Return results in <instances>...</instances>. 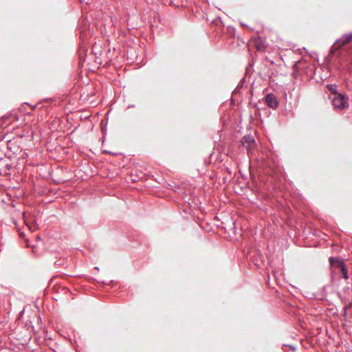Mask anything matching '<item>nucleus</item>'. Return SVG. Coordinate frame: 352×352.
<instances>
[{
  "label": "nucleus",
  "mask_w": 352,
  "mask_h": 352,
  "mask_svg": "<svg viewBox=\"0 0 352 352\" xmlns=\"http://www.w3.org/2000/svg\"><path fill=\"white\" fill-rule=\"evenodd\" d=\"M331 102L334 109L343 110L349 107V99L342 94L334 93L331 96Z\"/></svg>",
  "instance_id": "1"
},
{
  "label": "nucleus",
  "mask_w": 352,
  "mask_h": 352,
  "mask_svg": "<svg viewBox=\"0 0 352 352\" xmlns=\"http://www.w3.org/2000/svg\"><path fill=\"white\" fill-rule=\"evenodd\" d=\"M329 263L331 265H336L338 267H340L341 268L342 277L345 279L348 278L347 270L346 269L345 266L343 264V262L341 260L331 257L329 258Z\"/></svg>",
  "instance_id": "2"
},
{
  "label": "nucleus",
  "mask_w": 352,
  "mask_h": 352,
  "mask_svg": "<svg viewBox=\"0 0 352 352\" xmlns=\"http://www.w3.org/2000/svg\"><path fill=\"white\" fill-rule=\"evenodd\" d=\"M242 144L248 151L253 149L256 146L254 139L250 135L245 136L242 140Z\"/></svg>",
  "instance_id": "3"
},
{
  "label": "nucleus",
  "mask_w": 352,
  "mask_h": 352,
  "mask_svg": "<svg viewBox=\"0 0 352 352\" xmlns=\"http://www.w3.org/2000/svg\"><path fill=\"white\" fill-rule=\"evenodd\" d=\"M265 101L268 107L276 109L278 105L276 98L273 94H268L265 97Z\"/></svg>",
  "instance_id": "4"
},
{
  "label": "nucleus",
  "mask_w": 352,
  "mask_h": 352,
  "mask_svg": "<svg viewBox=\"0 0 352 352\" xmlns=\"http://www.w3.org/2000/svg\"><path fill=\"white\" fill-rule=\"evenodd\" d=\"M352 41V34L344 35L342 38L336 41L338 46H342Z\"/></svg>",
  "instance_id": "5"
},
{
  "label": "nucleus",
  "mask_w": 352,
  "mask_h": 352,
  "mask_svg": "<svg viewBox=\"0 0 352 352\" xmlns=\"http://www.w3.org/2000/svg\"><path fill=\"white\" fill-rule=\"evenodd\" d=\"M26 226L29 228V230L32 232H34L38 228H37V226L34 223H26Z\"/></svg>",
  "instance_id": "6"
},
{
  "label": "nucleus",
  "mask_w": 352,
  "mask_h": 352,
  "mask_svg": "<svg viewBox=\"0 0 352 352\" xmlns=\"http://www.w3.org/2000/svg\"><path fill=\"white\" fill-rule=\"evenodd\" d=\"M327 87L328 89L331 91L333 94L334 93H336L335 91H336V87L335 85H327Z\"/></svg>",
  "instance_id": "7"
}]
</instances>
